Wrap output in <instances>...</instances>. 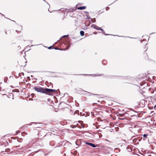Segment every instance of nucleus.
I'll return each instance as SVG.
<instances>
[{"mask_svg": "<svg viewBox=\"0 0 156 156\" xmlns=\"http://www.w3.org/2000/svg\"><path fill=\"white\" fill-rule=\"evenodd\" d=\"M34 88L35 90L37 91V92H39L44 94V89L38 86L34 87Z\"/></svg>", "mask_w": 156, "mask_h": 156, "instance_id": "nucleus-1", "label": "nucleus"}, {"mask_svg": "<svg viewBox=\"0 0 156 156\" xmlns=\"http://www.w3.org/2000/svg\"><path fill=\"white\" fill-rule=\"evenodd\" d=\"M44 90V94H48V95H49V94L48 93H49L55 92L56 91V90H55L52 89H48V88H45Z\"/></svg>", "mask_w": 156, "mask_h": 156, "instance_id": "nucleus-2", "label": "nucleus"}, {"mask_svg": "<svg viewBox=\"0 0 156 156\" xmlns=\"http://www.w3.org/2000/svg\"><path fill=\"white\" fill-rule=\"evenodd\" d=\"M94 28L98 30H101L103 32V33L105 34V35H109V34H106L105 33V31L103 29L98 27L97 26H96V25H94Z\"/></svg>", "mask_w": 156, "mask_h": 156, "instance_id": "nucleus-3", "label": "nucleus"}, {"mask_svg": "<svg viewBox=\"0 0 156 156\" xmlns=\"http://www.w3.org/2000/svg\"><path fill=\"white\" fill-rule=\"evenodd\" d=\"M85 143L86 144L88 145H90L93 147H96V146L95 144L90 143H88L87 142H85Z\"/></svg>", "mask_w": 156, "mask_h": 156, "instance_id": "nucleus-4", "label": "nucleus"}, {"mask_svg": "<svg viewBox=\"0 0 156 156\" xmlns=\"http://www.w3.org/2000/svg\"><path fill=\"white\" fill-rule=\"evenodd\" d=\"M82 90L83 92V94L87 95L86 96H88V95H91V94L90 93L87 92L86 91L84 90Z\"/></svg>", "mask_w": 156, "mask_h": 156, "instance_id": "nucleus-5", "label": "nucleus"}, {"mask_svg": "<svg viewBox=\"0 0 156 156\" xmlns=\"http://www.w3.org/2000/svg\"><path fill=\"white\" fill-rule=\"evenodd\" d=\"M86 8V7L85 6H81L79 7H78L77 9H78L80 10H83L85 9Z\"/></svg>", "mask_w": 156, "mask_h": 156, "instance_id": "nucleus-6", "label": "nucleus"}, {"mask_svg": "<svg viewBox=\"0 0 156 156\" xmlns=\"http://www.w3.org/2000/svg\"><path fill=\"white\" fill-rule=\"evenodd\" d=\"M80 34L81 36H83L84 35V32L83 31H81L80 32Z\"/></svg>", "mask_w": 156, "mask_h": 156, "instance_id": "nucleus-7", "label": "nucleus"}, {"mask_svg": "<svg viewBox=\"0 0 156 156\" xmlns=\"http://www.w3.org/2000/svg\"><path fill=\"white\" fill-rule=\"evenodd\" d=\"M10 151V149L9 148H7L5 150V151L6 152H9Z\"/></svg>", "mask_w": 156, "mask_h": 156, "instance_id": "nucleus-8", "label": "nucleus"}, {"mask_svg": "<svg viewBox=\"0 0 156 156\" xmlns=\"http://www.w3.org/2000/svg\"><path fill=\"white\" fill-rule=\"evenodd\" d=\"M148 135L147 134H144L143 135V137H144V138H146L147 137V136Z\"/></svg>", "mask_w": 156, "mask_h": 156, "instance_id": "nucleus-9", "label": "nucleus"}, {"mask_svg": "<svg viewBox=\"0 0 156 156\" xmlns=\"http://www.w3.org/2000/svg\"><path fill=\"white\" fill-rule=\"evenodd\" d=\"M8 78L7 77H5L4 79V81L5 82H6V81L7 80V79Z\"/></svg>", "mask_w": 156, "mask_h": 156, "instance_id": "nucleus-10", "label": "nucleus"}, {"mask_svg": "<svg viewBox=\"0 0 156 156\" xmlns=\"http://www.w3.org/2000/svg\"><path fill=\"white\" fill-rule=\"evenodd\" d=\"M109 8L108 7H107L106 8V10L107 11L109 9Z\"/></svg>", "mask_w": 156, "mask_h": 156, "instance_id": "nucleus-11", "label": "nucleus"}, {"mask_svg": "<svg viewBox=\"0 0 156 156\" xmlns=\"http://www.w3.org/2000/svg\"><path fill=\"white\" fill-rule=\"evenodd\" d=\"M51 48H52V46H50L48 48V49H51Z\"/></svg>", "mask_w": 156, "mask_h": 156, "instance_id": "nucleus-12", "label": "nucleus"}, {"mask_svg": "<svg viewBox=\"0 0 156 156\" xmlns=\"http://www.w3.org/2000/svg\"><path fill=\"white\" fill-rule=\"evenodd\" d=\"M105 62H106V61H103V64H105Z\"/></svg>", "mask_w": 156, "mask_h": 156, "instance_id": "nucleus-13", "label": "nucleus"}, {"mask_svg": "<svg viewBox=\"0 0 156 156\" xmlns=\"http://www.w3.org/2000/svg\"><path fill=\"white\" fill-rule=\"evenodd\" d=\"M154 90H152V91L151 92L152 93H154Z\"/></svg>", "mask_w": 156, "mask_h": 156, "instance_id": "nucleus-14", "label": "nucleus"}, {"mask_svg": "<svg viewBox=\"0 0 156 156\" xmlns=\"http://www.w3.org/2000/svg\"><path fill=\"white\" fill-rule=\"evenodd\" d=\"M68 36V35H64L63 36V37H67Z\"/></svg>", "mask_w": 156, "mask_h": 156, "instance_id": "nucleus-15", "label": "nucleus"}, {"mask_svg": "<svg viewBox=\"0 0 156 156\" xmlns=\"http://www.w3.org/2000/svg\"><path fill=\"white\" fill-rule=\"evenodd\" d=\"M16 31L17 33H18V32H20V31H18L17 30H16Z\"/></svg>", "mask_w": 156, "mask_h": 156, "instance_id": "nucleus-16", "label": "nucleus"}, {"mask_svg": "<svg viewBox=\"0 0 156 156\" xmlns=\"http://www.w3.org/2000/svg\"><path fill=\"white\" fill-rule=\"evenodd\" d=\"M55 49L56 50H58V49L57 48H55Z\"/></svg>", "mask_w": 156, "mask_h": 156, "instance_id": "nucleus-17", "label": "nucleus"}, {"mask_svg": "<svg viewBox=\"0 0 156 156\" xmlns=\"http://www.w3.org/2000/svg\"><path fill=\"white\" fill-rule=\"evenodd\" d=\"M93 95H97L98 96H99V95L98 94H93Z\"/></svg>", "mask_w": 156, "mask_h": 156, "instance_id": "nucleus-18", "label": "nucleus"}, {"mask_svg": "<svg viewBox=\"0 0 156 156\" xmlns=\"http://www.w3.org/2000/svg\"><path fill=\"white\" fill-rule=\"evenodd\" d=\"M94 25H92L91 26V27H94Z\"/></svg>", "mask_w": 156, "mask_h": 156, "instance_id": "nucleus-19", "label": "nucleus"}, {"mask_svg": "<svg viewBox=\"0 0 156 156\" xmlns=\"http://www.w3.org/2000/svg\"><path fill=\"white\" fill-rule=\"evenodd\" d=\"M113 35L114 36H116V35Z\"/></svg>", "mask_w": 156, "mask_h": 156, "instance_id": "nucleus-20", "label": "nucleus"}, {"mask_svg": "<svg viewBox=\"0 0 156 156\" xmlns=\"http://www.w3.org/2000/svg\"><path fill=\"white\" fill-rule=\"evenodd\" d=\"M3 152H4V151H2L1 152V153H3Z\"/></svg>", "mask_w": 156, "mask_h": 156, "instance_id": "nucleus-21", "label": "nucleus"}, {"mask_svg": "<svg viewBox=\"0 0 156 156\" xmlns=\"http://www.w3.org/2000/svg\"><path fill=\"white\" fill-rule=\"evenodd\" d=\"M18 47H19V48H20V46H18Z\"/></svg>", "mask_w": 156, "mask_h": 156, "instance_id": "nucleus-22", "label": "nucleus"}, {"mask_svg": "<svg viewBox=\"0 0 156 156\" xmlns=\"http://www.w3.org/2000/svg\"><path fill=\"white\" fill-rule=\"evenodd\" d=\"M17 132H16V133H17ZM18 133H19V132H20V131H18Z\"/></svg>", "mask_w": 156, "mask_h": 156, "instance_id": "nucleus-23", "label": "nucleus"}, {"mask_svg": "<svg viewBox=\"0 0 156 156\" xmlns=\"http://www.w3.org/2000/svg\"><path fill=\"white\" fill-rule=\"evenodd\" d=\"M140 88H141V87H140ZM141 89H142V88H141Z\"/></svg>", "mask_w": 156, "mask_h": 156, "instance_id": "nucleus-24", "label": "nucleus"}, {"mask_svg": "<svg viewBox=\"0 0 156 156\" xmlns=\"http://www.w3.org/2000/svg\"><path fill=\"white\" fill-rule=\"evenodd\" d=\"M107 140V141H109L108 140Z\"/></svg>", "mask_w": 156, "mask_h": 156, "instance_id": "nucleus-25", "label": "nucleus"}, {"mask_svg": "<svg viewBox=\"0 0 156 156\" xmlns=\"http://www.w3.org/2000/svg\"><path fill=\"white\" fill-rule=\"evenodd\" d=\"M153 33H151V34H153Z\"/></svg>", "mask_w": 156, "mask_h": 156, "instance_id": "nucleus-26", "label": "nucleus"}, {"mask_svg": "<svg viewBox=\"0 0 156 156\" xmlns=\"http://www.w3.org/2000/svg\"><path fill=\"white\" fill-rule=\"evenodd\" d=\"M45 2V1L44 0H43Z\"/></svg>", "mask_w": 156, "mask_h": 156, "instance_id": "nucleus-27", "label": "nucleus"}]
</instances>
